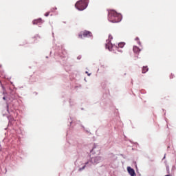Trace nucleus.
<instances>
[{
  "label": "nucleus",
  "instance_id": "11",
  "mask_svg": "<svg viewBox=\"0 0 176 176\" xmlns=\"http://www.w3.org/2000/svg\"><path fill=\"white\" fill-rule=\"evenodd\" d=\"M135 41H138V45H141V42L140 41V38H138V37L135 38Z\"/></svg>",
  "mask_w": 176,
  "mask_h": 176
},
{
  "label": "nucleus",
  "instance_id": "2",
  "mask_svg": "<svg viewBox=\"0 0 176 176\" xmlns=\"http://www.w3.org/2000/svg\"><path fill=\"white\" fill-rule=\"evenodd\" d=\"M89 5V0H80L78 1L75 6L78 10H85Z\"/></svg>",
  "mask_w": 176,
  "mask_h": 176
},
{
  "label": "nucleus",
  "instance_id": "5",
  "mask_svg": "<svg viewBox=\"0 0 176 176\" xmlns=\"http://www.w3.org/2000/svg\"><path fill=\"white\" fill-rule=\"evenodd\" d=\"M127 170L129 174H130L131 176H135V171L134 170V169L131 168V167L128 166Z\"/></svg>",
  "mask_w": 176,
  "mask_h": 176
},
{
  "label": "nucleus",
  "instance_id": "10",
  "mask_svg": "<svg viewBox=\"0 0 176 176\" xmlns=\"http://www.w3.org/2000/svg\"><path fill=\"white\" fill-rule=\"evenodd\" d=\"M124 43H118V47H120L122 49V47H124Z\"/></svg>",
  "mask_w": 176,
  "mask_h": 176
},
{
  "label": "nucleus",
  "instance_id": "1",
  "mask_svg": "<svg viewBox=\"0 0 176 176\" xmlns=\"http://www.w3.org/2000/svg\"><path fill=\"white\" fill-rule=\"evenodd\" d=\"M108 19L111 23H120L122 21V14L117 13L113 10H110L108 13Z\"/></svg>",
  "mask_w": 176,
  "mask_h": 176
},
{
  "label": "nucleus",
  "instance_id": "6",
  "mask_svg": "<svg viewBox=\"0 0 176 176\" xmlns=\"http://www.w3.org/2000/svg\"><path fill=\"white\" fill-rule=\"evenodd\" d=\"M149 71V68H148V66H144L142 69V74H146Z\"/></svg>",
  "mask_w": 176,
  "mask_h": 176
},
{
  "label": "nucleus",
  "instance_id": "16",
  "mask_svg": "<svg viewBox=\"0 0 176 176\" xmlns=\"http://www.w3.org/2000/svg\"><path fill=\"white\" fill-rule=\"evenodd\" d=\"M3 100H6V97H3Z\"/></svg>",
  "mask_w": 176,
  "mask_h": 176
},
{
  "label": "nucleus",
  "instance_id": "3",
  "mask_svg": "<svg viewBox=\"0 0 176 176\" xmlns=\"http://www.w3.org/2000/svg\"><path fill=\"white\" fill-rule=\"evenodd\" d=\"M91 36H93V34L87 30L82 31L78 34V38L80 39H83V38H91Z\"/></svg>",
  "mask_w": 176,
  "mask_h": 176
},
{
  "label": "nucleus",
  "instance_id": "18",
  "mask_svg": "<svg viewBox=\"0 0 176 176\" xmlns=\"http://www.w3.org/2000/svg\"><path fill=\"white\" fill-rule=\"evenodd\" d=\"M166 176H170V175H166Z\"/></svg>",
  "mask_w": 176,
  "mask_h": 176
},
{
  "label": "nucleus",
  "instance_id": "7",
  "mask_svg": "<svg viewBox=\"0 0 176 176\" xmlns=\"http://www.w3.org/2000/svg\"><path fill=\"white\" fill-rule=\"evenodd\" d=\"M32 23H33L34 25L39 24V23H42V19H35V20L33 21Z\"/></svg>",
  "mask_w": 176,
  "mask_h": 176
},
{
  "label": "nucleus",
  "instance_id": "9",
  "mask_svg": "<svg viewBox=\"0 0 176 176\" xmlns=\"http://www.w3.org/2000/svg\"><path fill=\"white\" fill-rule=\"evenodd\" d=\"M100 161H101V157H95V163H100Z\"/></svg>",
  "mask_w": 176,
  "mask_h": 176
},
{
  "label": "nucleus",
  "instance_id": "17",
  "mask_svg": "<svg viewBox=\"0 0 176 176\" xmlns=\"http://www.w3.org/2000/svg\"><path fill=\"white\" fill-rule=\"evenodd\" d=\"M88 76H90V74H88Z\"/></svg>",
  "mask_w": 176,
  "mask_h": 176
},
{
  "label": "nucleus",
  "instance_id": "15",
  "mask_svg": "<svg viewBox=\"0 0 176 176\" xmlns=\"http://www.w3.org/2000/svg\"><path fill=\"white\" fill-rule=\"evenodd\" d=\"M173 78H174V76L172 74V75L170 76V79H173Z\"/></svg>",
  "mask_w": 176,
  "mask_h": 176
},
{
  "label": "nucleus",
  "instance_id": "14",
  "mask_svg": "<svg viewBox=\"0 0 176 176\" xmlns=\"http://www.w3.org/2000/svg\"><path fill=\"white\" fill-rule=\"evenodd\" d=\"M85 167H86V166H84L82 168H80V170H85Z\"/></svg>",
  "mask_w": 176,
  "mask_h": 176
},
{
  "label": "nucleus",
  "instance_id": "13",
  "mask_svg": "<svg viewBox=\"0 0 176 176\" xmlns=\"http://www.w3.org/2000/svg\"><path fill=\"white\" fill-rule=\"evenodd\" d=\"M51 10H52V12H54V10H57V8H52Z\"/></svg>",
  "mask_w": 176,
  "mask_h": 176
},
{
  "label": "nucleus",
  "instance_id": "8",
  "mask_svg": "<svg viewBox=\"0 0 176 176\" xmlns=\"http://www.w3.org/2000/svg\"><path fill=\"white\" fill-rule=\"evenodd\" d=\"M133 52H134V53H140L141 52V50L138 47L134 46Z\"/></svg>",
  "mask_w": 176,
  "mask_h": 176
},
{
  "label": "nucleus",
  "instance_id": "12",
  "mask_svg": "<svg viewBox=\"0 0 176 176\" xmlns=\"http://www.w3.org/2000/svg\"><path fill=\"white\" fill-rule=\"evenodd\" d=\"M49 14H50V12H47L45 14V17H47V16H49Z\"/></svg>",
  "mask_w": 176,
  "mask_h": 176
},
{
  "label": "nucleus",
  "instance_id": "4",
  "mask_svg": "<svg viewBox=\"0 0 176 176\" xmlns=\"http://www.w3.org/2000/svg\"><path fill=\"white\" fill-rule=\"evenodd\" d=\"M112 39H113V37H112V35L109 34V38L107 41V43L106 44L107 47H109V46H112V43H111V41H112Z\"/></svg>",
  "mask_w": 176,
  "mask_h": 176
}]
</instances>
